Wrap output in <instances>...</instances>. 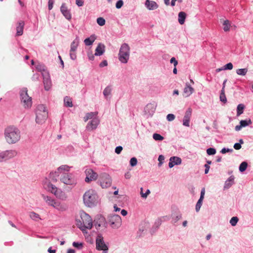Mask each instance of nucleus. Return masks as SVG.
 I'll use <instances>...</instances> for the list:
<instances>
[{"label":"nucleus","mask_w":253,"mask_h":253,"mask_svg":"<svg viewBox=\"0 0 253 253\" xmlns=\"http://www.w3.org/2000/svg\"><path fill=\"white\" fill-rule=\"evenodd\" d=\"M95 39V36L94 35H92L89 38L85 39L84 42L86 45H90L93 43Z\"/></svg>","instance_id":"nucleus-24"},{"label":"nucleus","mask_w":253,"mask_h":253,"mask_svg":"<svg viewBox=\"0 0 253 253\" xmlns=\"http://www.w3.org/2000/svg\"><path fill=\"white\" fill-rule=\"evenodd\" d=\"M108 223L112 228L117 229L122 224V219L120 215L113 214L108 217Z\"/></svg>","instance_id":"nucleus-9"},{"label":"nucleus","mask_w":253,"mask_h":253,"mask_svg":"<svg viewBox=\"0 0 253 253\" xmlns=\"http://www.w3.org/2000/svg\"><path fill=\"white\" fill-rule=\"evenodd\" d=\"M247 166H248V164L247 162H242L239 166V170L241 172L244 171L247 169Z\"/></svg>","instance_id":"nucleus-40"},{"label":"nucleus","mask_w":253,"mask_h":253,"mask_svg":"<svg viewBox=\"0 0 253 253\" xmlns=\"http://www.w3.org/2000/svg\"><path fill=\"white\" fill-rule=\"evenodd\" d=\"M245 106L242 104H240L237 106V115L238 116L241 115L243 113V110L244 109Z\"/></svg>","instance_id":"nucleus-35"},{"label":"nucleus","mask_w":253,"mask_h":253,"mask_svg":"<svg viewBox=\"0 0 253 253\" xmlns=\"http://www.w3.org/2000/svg\"><path fill=\"white\" fill-rule=\"evenodd\" d=\"M194 88L189 85L188 84H186V86L184 88L183 96L185 97H188L194 92Z\"/></svg>","instance_id":"nucleus-21"},{"label":"nucleus","mask_w":253,"mask_h":253,"mask_svg":"<svg viewBox=\"0 0 253 253\" xmlns=\"http://www.w3.org/2000/svg\"><path fill=\"white\" fill-rule=\"evenodd\" d=\"M252 124V122L250 119L246 120H241L240 122V125L236 126L235 129L236 131H239L242 127H246L250 125H251Z\"/></svg>","instance_id":"nucleus-19"},{"label":"nucleus","mask_w":253,"mask_h":253,"mask_svg":"<svg viewBox=\"0 0 253 253\" xmlns=\"http://www.w3.org/2000/svg\"><path fill=\"white\" fill-rule=\"evenodd\" d=\"M70 55L71 58L73 60H74L76 58L75 51H71V50H70Z\"/></svg>","instance_id":"nucleus-53"},{"label":"nucleus","mask_w":253,"mask_h":253,"mask_svg":"<svg viewBox=\"0 0 253 253\" xmlns=\"http://www.w3.org/2000/svg\"><path fill=\"white\" fill-rule=\"evenodd\" d=\"M153 138L155 140H163L164 139V137L161 136L160 134L158 133H154L153 135Z\"/></svg>","instance_id":"nucleus-44"},{"label":"nucleus","mask_w":253,"mask_h":253,"mask_svg":"<svg viewBox=\"0 0 253 253\" xmlns=\"http://www.w3.org/2000/svg\"><path fill=\"white\" fill-rule=\"evenodd\" d=\"M83 201L84 205L88 207L95 206L98 202V197L96 192L92 189L86 191L83 195Z\"/></svg>","instance_id":"nucleus-4"},{"label":"nucleus","mask_w":253,"mask_h":253,"mask_svg":"<svg viewBox=\"0 0 253 253\" xmlns=\"http://www.w3.org/2000/svg\"><path fill=\"white\" fill-rule=\"evenodd\" d=\"M186 14L184 12H180L178 13V22L180 24H184L186 18Z\"/></svg>","instance_id":"nucleus-28"},{"label":"nucleus","mask_w":253,"mask_h":253,"mask_svg":"<svg viewBox=\"0 0 253 253\" xmlns=\"http://www.w3.org/2000/svg\"><path fill=\"white\" fill-rule=\"evenodd\" d=\"M36 68L38 71L41 72L42 73V76L43 73H48L46 70L45 66L43 64H38L36 65Z\"/></svg>","instance_id":"nucleus-25"},{"label":"nucleus","mask_w":253,"mask_h":253,"mask_svg":"<svg viewBox=\"0 0 253 253\" xmlns=\"http://www.w3.org/2000/svg\"><path fill=\"white\" fill-rule=\"evenodd\" d=\"M175 119V116L172 114H169L167 116V119L168 121H172Z\"/></svg>","instance_id":"nucleus-49"},{"label":"nucleus","mask_w":253,"mask_h":253,"mask_svg":"<svg viewBox=\"0 0 253 253\" xmlns=\"http://www.w3.org/2000/svg\"><path fill=\"white\" fill-rule=\"evenodd\" d=\"M86 174V177L85 178V181L89 183L91 181L95 180L98 177L97 173L94 172L92 169H87L85 171Z\"/></svg>","instance_id":"nucleus-12"},{"label":"nucleus","mask_w":253,"mask_h":253,"mask_svg":"<svg viewBox=\"0 0 253 253\" xmlns=\"http://www.w3.org/2000/svg\"><path fill=\"white\" fill-rule=\"evenodd\" d=\"M24 26V22L20 21L17 27V36H21L23 33V29Z\"/></svg>","instance_id":"nucleus-23"},{"label":"nucleus","mask_w":253,"mask_h":253,"mask_svg":"<svg viewBox=\"0 0 253 253\" xmlns=\"http://www.w3.org/2000/svg\"><path fill=\"white\" fill-rule=\"evenodd\" d=\"M205 174H207L208 173V172L209 171L210 167L209 165L206 164V165H205Z\"/></svg>","instance_id":"nucleus-60"},{"label":"nucleus","mask_w":253,"mask_h":253,"mask_svg":"<svg viewBox=\"0 0 253 253\" xmlns=\"http://www.w3.org/2000/svg\"><path fill=\"white\" fill-rule=\"evenodd\" d=\"M79 40L76 39L72 42L70 49L71 51H75L76 50L79 44Z\"/></svg>","instance_id":"nucleus-31"},{"label":"nucleus","mask_w":253,"mask_h":253,"mask_svg":"<svg viewBox=\"0 0 253 253\" xmlns=\"http://www.w3.org/2000/svg\"><path fill=\"white\" fill-rule=\"evenodd\" d=\"M223 30L225 32L229 31L230 30V23L229 21L228 20H225L223 23Z\"/></svg>","instance_id":"nucleus-38"},{"label":"nucleus","mask_w":253,"mask_h":253,"mask_svg":"<svg viewBox=\"0 0 253 253\" xmlns=\"http://www.w3.org/2000/svg\"><path fill=\"white\" fill-rule=\"evenodd\" d=\"M170 62L171 63H173V65L174 67H176L178 64L177 61L174 57H172L170 60Z\"/></svg>","instance_id":"nucleus-52"},{"label":"nucleus","mask_w":253,"mask_h":253,"mask_svg":"<svg viewBox=\"0 0 253 253\" xmlns=\"http://www.w3.org/2000/svg\"><path fill=\"white\" fill-rule=\"evenodd\" d=\"M36 121L38 124H42L45 122L48 117V113L45 107L42 105H39L36 111Z\"/></svg>","instance_id":"nucleus-5"},{"label":"nucleus","mask_w":253,"mask_h":253,"mask_svg":"<svg viewBox=\"0 0 253 253\" xmlns=\"http://www.w3.org/2000/svg\"><path fill=\"white\" fill-rule=\"evenodd\" d=\"M53 1L49 0L48 1V9L51 10L53 8Z\"/></svg>","instance_id":"nucleus-58"},{"label":"nucleus","mask_w":253,"mask_h":253,"mask_svg":"<svg viewBox=\"0 0 253 253\" xmlns=\"http://www.w3.org/2000/svg\"><path fill=\"white\" fill-rule=\"evenodd\" d=\"M145 5L146 7L150 10H154L158 7L157 3L154 1H150L147 0L145 2Z\"/></svg>","instance_id":"nucleus-22"},{"label":"nucleus","mask_w":253,"mask_h":253,"mask_svg":"<svg viewBox=\"0 0 253 253\" xmlns=\"http://www.w3.org/2000/svg\"><path fill=\"white\" fill-rule=\"evenodd\" d=\"M108 63H107V61L106 60H104L103 61H102V62H101L100 63V67H104V66H106L107 65Z\"/></svg>","instance_id":"nucleus-59"},{"label":"nucleus","mask_w":253,"mask_h":253,"mask_svg":"<svg viewBox=\"0 0 253 253\" xmlns=\"http://www.w3.org/2000/svg\"><path fill=\"white\" fill-rule=\"evenodd\" d=\"M201 206H202V204L197 203L196 205V208H195L196 211H198L200 210V209L201 207Z\"/></svg>","instance_id":"nucleus-62"},{"label":"nucleus","mask_w":253,"mask_h":253,"mask_svg":"<svg viewBox=\"0 0 253 253\" xmlns=\"http://www.w3.org/2000/svg\"><path fill=\"white\" fill-rule=\"evenodd\" d=\"M73 246L76 248H78L80 246H82V244L77 242H74L73 243Z\"/></svg>","instance_id":"nucleus-63"},{"label":"nucleus","mask_w":253,"mask_h":253,"mask_svg":"<svg viewBox=\"0 0 253 253\" xmlns=\"http://www.w3.org/2000/svg\"><path fill=\"white\" fill-rule=\"evenodd\" d=\"M232 151H233L232 149H226V148H224L221 150V153L222 154H225L226 152H232Z\"/></svg>","instance_id":"nucleus-55"},{"label":"nucleus","mask_w":253,"mask_h":253,"mask_svg":"<svg viewBox=\"0 0 253 253\" xmlns=\"http://www.w3.org/2000/svg\"><path fill=\"white\" fill-rule=\"evenodd\" d=\"M123 5V1L122 0H118L116 4V7L117 8H120L122 7V6Z\"/></svg>","instance_id":"nucleus-50"},{"label":"nucleus","mask_w":253,"mask_h":253,"mask_svg":"<svg viewBox=\"0 0 253 253\" xmlns=\"http://www.w3.org/2000/svg\"><path fill=\"white\" fill-rule=\"evenodd\" d=\"M99 222L98 223L97 221H95V226L97 229L100 227L105 222V218L103 217H101L99 219Z\"/></svg>","instance_id":"nucleus-39"},{"label":"nucleus","mask_w":253,"mask_h":253,"mask_svg":"<svg viewBox=\"0 0 253 253\" xmlns=\"http://www.w3.org/2000/svg\"><path fill=\"white\" fill-rule=\"evenodd\" d=\"M207 153L209 155H214L216 153V150L214 148H210L207 150Z\"/></svg>","instance_id":"nucleus-46"},{"label":"nucleus","mask_w":253,"mask_h":253,"mask_svg":"<svg viewBox=\"0 0 253 253\" xmlns=\"http://www.w3.org/2000/svg\"><path fill=\"white\" fill-rule=\"evenodd\" d=\"M76 3L79 6H82L84 4V1L82 0H76Z\"/></svg>","instance_id":"nucleus-56"},{"label":"nucleus","mask_w":253,"mask_h":253,"mask_svg":"<svg viewBox=\"0 0 253 253\" xmlns=\"http://www.w3.org/2000/svg\"><path fill=\"white\" fill-rule=\"evenodd\" d=\"M97 115V112H90L86 114L84 118V122H86L89 119H93Z\"/></svg>","instance_id":"nucleus-26"},{"label":"nucleus","mask_w":253,"mask_h":253,"mask_svg":"<svg viewBox=\"0 0 253 253\" xmlns=\"http://www.w3.org/2000/svg\"><path fill=\"white\" fill-rule=\"evenodd\" d=\"M145 111L149 113H153L155 110V107L153 104L149 103L148 104L145 108Z\"/></svg>","instance_id":"nucleus-29"},{"label":"nucleus","mask_w":253,"mask_h":253,"mask_svg":"<svg viewBox=\"0 0 253 253\" xmlns=\"http://www.w3.org/2000/svg\"><path fill=\"white\" fill-rule=\"evenodd\" d=\"M15 151L13 150H7L0 153V162L6 161L13 157Z\"/></svg>","instance_id":"nucleus-13"},{"label":"nucleus","mask_w":253,"mask_h":253,"mask_svg":"<svg viewBox=\"0 0 253 253\" xmlns=\"http://www.w3.org/2000/svg\"><path fill=\"white\" fill-rule=\"evenodd\" d=\"M96 248L98 250H103V251H107L108 250V247L103 241V237L100 235H98L97 237Z\"/></svg>","instance_id":"nucleus-11"},{"label":"nucleus","mask_w":253,"mask_h":253,"mask_svg":"<svg viewBox=\"0 0 253 253\" xmlns=\"http://www.w3.org/2000/svg\"><path fill=\"white\" fill-rule=\"evenodd\" d=\"M5 137L7 142L9 144L16 142V127L9 126L5 130Z\"/></svg>","instance_id":"nucleus-8"},{"label":"nucleus","mask_w":253,"mask_h":253,"mask_svg":"<svg viewBox=\"0 0 253 253\" xmlns=\"http://www.w3.org/2000/svg\"><path fill=\"white\" fill-rule=\"evenodd\" d=\"M219 98L220 100L224 103H226L227 102V99L225 94V90L221 89Z\"/></svg>","instance_id":"nucleus-34"},{"label":"nucleus","mask_w":253,"mask_h":253,"mask_svg":"<svg viewBox=\"0 0 253 253\" xmlns=\"http://www.w3.org/2000/svg\"><path fill=\"white\" fill-rule=\"evenodd\" d=\"M99 124V120L97 118L94 117V118L87 124L86 128L89 131L93 130L97 128Z\"/></svg>","instance_id":"nucleus-15"},{"label":"nucleus","mask_w":253,"mask_h":253,"mask_svg":"<svg viewBox=\"0 0 253 253\" xmlns=\"http://www.w3.org/2000/svg\"><path fill=\"white\" fill-rule=\"evenodd\" d=\"M70 167L67 165H62L59 167L56 171L55 172H50V178H52L54 176V174H57L58 175V173L62 172V171H69L70 170Z\"/></svg>","instance_id":"nucleus-17"},{"label":"nucleus","mask_w":253,"mask_h":253,"mask_svg":"<svg viewBox=\"0 0 253 253\" xmlns=\"http://www.w3.org/2000/svg\"><path fill=\"white\" fill-rule=\"evenodd\" d=\"M130 47L128 44H122L118 54L119 60L123 63H126L129 58Z\"/></svg>","instance_id":"nucleus-7"},{"label":"nucleus","mask_w":253,"mask_h":253,"mask_svg":"<svg viewBox=\"0 0 253 253\" xmlns=\"http://www.w3.org/2000/svg\"><path fill=\"white\" fill-rule=\"evenodd\" d=\"M112 89L110 86H107L103 90V94L105 96H108L110 95Z\"/></svg>","instance_id":"nucleus-41"},{"label":"nucleus","mask_w":253,"mask_h":253,"mask_svg":"<svg viewBox=\"0 0 253 253\" xmlns=\"http://www.w3.org/2000/svg\"><path fill=\"white\" fill-rule=\"evenodd\" d=\"M43 83L45 90H49L51 87L52 84L48 73H43Z\"/></svg>","instance_id":"nucleus-14"},{"label":"nucleus","mask_w":253,"mask_h":253,"mask_svg":"<svg viewBox=\"0 0 253 253\" xmlns=\"http://www.w3.org/2000/svg\"><path fill=\"white\" fill-rule=\"evenodd\" d=\"M105 46L102 43H99L95 49L94 55L96 56H100L103 54L105 51Z\"/></svg>","instance_id":"nucleus-20"},{"label":"nucleus","mask_w":253,"mask_h":253,"mask_svg":"<svg viewBox=\"0 0 253 253\" xmlns=\"http://www.w3.org/2000/svg\"><path fill=\"white\" fill-rule=\"evenodd\" d=\"M165 158L163 155H160L158 158V161L160 162V164H161L163 163V161L164 160Z\"/></svg>","instance_id":"nucleus-61"},{"label":"nucleus","mask_w":253,"mask_h":253,"mask_svg":"<svg viewBox=\"0 0 253 253\" xmlns=\"http://www.w3.org/2000/svg\"><path fill=\"white\" fill-rule=\"evenodd\" d=\"M150 193V191L149 189H148L145 193L143 192V188H140V194L142 198H146L148 195Z\"/></svg>","instance_id":"nucleus-42"},{"label":"nucleus","mask_w":253,"mask_h":253,"mask_svg":"<svg viewBox=\"0 0 253 253\" xmlns=\"http://www.w3.org/2000/svg\"><path fill=\"white\" fill-rule=\"evenodd\" d=\"M122 150H123V147L122 146H118L115 149V152L117 154H120Z\"/></svg>","instance_id":"nucleus-54"},{"label":"nucleus","mask_w":253,"mask_h":253,"mask_svg":"<svg viewBox=\"0 0 253 253\" xmlns=\"http://www.w3.org/2000/svg\"><path fill=\"white\" fill-rule=\"evenodd\" d=\"M234 177L231 176L229 177L227 180L226 181L224 188H229L234 183Z\"/></svg>","instance_id":"nucleus-27"},{"label":"nucleus","mask_w":253,"mask_h":253,"mask_svg":"<svg viewBox=\"0 0 253 253\" xmlns=\"http://www.w3.org/2000/svg\"><path fill=\"white\" fill-rule=\"evenodd\" d=\"M234 148L236 150H239L241 148V145L238 143H236L234 145Z\"/></svg>","instance_id":"nucleus-57"},{"label":"nucleus","mask_w":253,"mask_h":253,"mask_svg":"<svg viewBox=\"0 0 253 253\" xmlns=\"http://www.w3.org/2000/svg\"><path fill=\"white\" fill-rule=\"evenodd\" d=\"M233 66L231 63H228L224 66V70H232Z\"/></svg>","instance_id":"nucleus-48"},{"label":"nucleus","mask_w":253,"mask_h":253,"mask_svg":"<svg viewBox=\"0 0 253 253\" xmlns=\"http://www.w3.org/2000/svg\"><path fill=\"white\" fill-rule=\"evenodd\" d=\"M21 103L25 109H29L32 105V99L28 94V89L22 88L20 91Z\"/></svg>","instance_id":"nucleus-6"},{"label":"nucleus","mask_w":253,"mask_h":253,"mask_svg":"<svg viewBox=\"0 0 253 253\" xmlns=\"http://www.w3.org/2000/svg\"><path fill=\"white\" fill-rule=\"evenodd\" d=\"M80 219L77 221V225L83 232H86V229H90L92 227V219L84 211L80 212Z\"/></svg>","instance_id":"nucleus-1"},{"label":"nucleus","mask_w":253,"mask_h":253,"mask_svg":"<svg viewBox=\"0 0 253 253\" xmlns=\"http://www.w3.org/2000/svg\"><path fill=\"white\" fill-rule=\"evenodd\" d=\"M170 161H172L174 165H180L181 163V159L177 157H172L170 158Z\"/></svg>","instance_id":"nucleus-36"},{"label":"nucleus","mask_w":253,"mask_h":253,"mask_svg":"<svg viewBox=\"0 0 253 253\" xmlns=\"http://www.w3.org/2000/svg\"><path fill=\"white\" fill-rule=\"evenodd\" d=\"M238 218L236 216H234L231 218L230 220V223L232 226H235L238 221Z\"/></svg>","instance_id":"nucleus-45"},{"label":"nucleus","mask_w":253,"mask_h":253,"mask_svg":"<svg viewBox=\"0 0 253 253\" xmlns=\"http://www.w3.org/2000/svg\"><path fill=\"white\" fill-rule=\"evenodd\" d=\"M181 214H179L178 215H177L173 217V221L174 223L176 222L178 220L180 219L181 218Z\"/></svg>","instance_id":"nucleus-51"},{"label":"nucleus","mask_w":253,"mask_h":253,"mask_svg":"<svg viewBox=\"0 0 253 253\" xmlns=\"http://www.w3.org/2000/svg\"><path fill=\"white\" fill-rule=\"evenodd\" d=\"M106 177L105 183H104V181L101 182V185L103 188L109 186L111 183V179L109 177V176L107 175H106Z\"/></svg>","instance_id":"nucleus-30"},{"label":"nucleus","mask_w":253,"mask_h":253,"mask_svg":"<svg viewBox=\"0 0 253 253\" xmlns=\"http://www.w3.org/2000/svg\"><path fill=\"white\" fill-rule=\"evenodd\" d=\"M192 115V109L189 108L186 111L183 120V125L186 126H189V122Z\"/></svg>","instance_id":"nucleus-16"},{"label":"nucleus","mask_w":253,"mask_h":253,"mask_svg":"<svg viewBox=\"0 0 253 253\" xmlns=\"http://www.w3.org/2000/svg\"><path fill=\"white\" fill-rule=\"evenodd\" d=\"M30 218L35 221H38L41 219L40 215L34 212H31L29 214Z\"/></svg>","instance_id":"nucleus-33"},{"label":"nucleus","mask_w":253,"mask_h":253,"mask_svg":"<svg viewBox=\"0 0 253 253\" xmlns=\"http://www.w3.org/2000/svg\"><path fill=\"white\" fill-rule=\"evenodd\" d=\"M248 72L247 68L239 69L236 70V73L239 75L245 76Z\"/></svg>","instance_id":"nucleus-37"},{"label":"nucleus","mask_w":253,"mask_h":253,"mask_svg":"<svg viewBox=\"0 0 253 253\" xmlns=\"http://www.w3.org/2000/svg\"><path fill=\"white\" fill-rule=\"evenodd\" d=\"M60 181L66 185H73L76 183L73 175L68 173H64L60 177Z\"/></svg>","instance_id":"nucleus-10"},{"label":"nucleus","mask_w":253,"mask_h":253,"mask_svg":"<svg viewBox=\"0 0 253 253\" xmlns=\"http://www.w3.org/2000/svg\"><path fill=\"white\" fill-rule=\"evenodd\" d=\"M65 105L66 107H71L73 106L72 101L71 98L66 96L64 99Z\"/></svg>","instance_id":"nucleus-32"},{"label":"nucleus","mask_w":253,"mask_h":253,"mask_svg":"<svg viewBox=\"0 0 253 253\" xmlns=\"http://www.w3.org/2000/svg\"><path fill=\"white\" fill-rule=\"evenodd\" d=\"M60 10L63 15L68 20L71 19V14L70 10L68 9L67 7L65 5V3H63L61 6Z\"/></svg>","instance_id":"nucleus-18"},{"label":"nucleus","mask_w":253,"mask_h":253,"mask_svg":"<svg viewBox=\"0 0 253 253\" xmlns=\"http://www.w3.org/2000/svg\"><path fill=\"white\" fill-rule=\"evenodd\" d=\"M137 160L136 158H132L130 160V165L131 167H134L137 165Z\"/></svg>","instance_id":"nucleus-47"},{"label":"nucleus","mask_w":253,"mask_h":253,"mask_svg":"<svg viewBox=\"0 0 253 253\" xmlns=\"http://www.w3.org/2000/svg\"><path fill=\"white\" fill-rule=\"evenodd\" d=\"M97 23L100 26H104L105 24V20L102 17H99L97 19Z\"/></svg>","instance_id":"nucleus-43"},{"label":"nucleus","mask_w":253,"mask_h":253,"mask_svg":"<svg viewBox=\"0 0 253 253\" xmlns=\"http://www.w3.org/2000/svg\"><path fill=\"white\" fill-rule=\"evenodd\" d=\"M41 196L47 206L52 207L58 211H64L68 209V206L65 203H61L44 194H42Z\"/></svg>","instance_id":"nucleus-2"},{"label":"nucleus","mask_w":253,"mask_h":253,"mask_svg":"<svg viewBox=\"0 0 253 253\" xmlns=\"http://www.w3.org/2000/svg\"><path fill=\"white\" fill-rule=\"evenodd\" d=\"M43 186L46 190L53 194L56 198L63 201H65L67 199V195L64 192L60 189H58L48 180H46L43 182Z\"/></svg>","instance_id":"nucleus-3"},{"label":"nucleus","mask_w":253,"mask_h":253,"mask_svg":"<svg viewBox=\"0 0 253 253\" xmlns=\"http://www.w3.org/2000/svg\"><path fill=\"white\" fill-rule=\"evenodd\" d=\"M121 214H122V215H123V216H126V215H127V211H126V210H122L121 211Z\"/></svg>","instance_id":"nucleus-64"}]
</instances>
